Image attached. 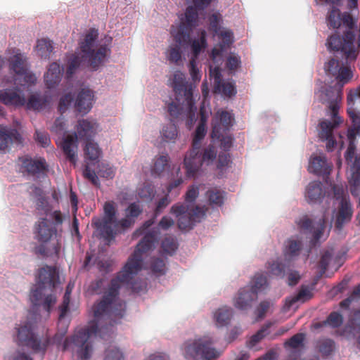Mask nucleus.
I'll use <instances>...</instances> for the list:
<instances>
[{"label": "nucleus", "mask_w": 360, "mask_h": 360, "mask_svg": "<svg viewBox=\"0 0 360 360\" xmlns=\"http://www.w3.org/2000/svg\"><path fill=\"white\" fill-rule=\"evenodd\" d=\"M169 168V156L167 154H162L156 156L154 159L151 173L154 176H160Z\"/></svg>", "instance_id": "obj_37"}, {"label": "nucleus", "mask_w": 360, "mask_h": 360, "mask_svg": "<svg viewBox=\"0 0 360 360\" xmlns=\"http://www.w3.org/2000/svg\"><path fill=\"white\" fill-rule=\"evenodd\" d=\"M217 158L216 148L210 144L202 149L192 148L186 153L184 160V165L188 176H193L200 169L201 166L212 165Z\"/></svg>", "instance_id": "obj_11"}, {"label": "nucleus", "mask_w": 360, "mask_h": 360, "mask_svg": "<svg viewBox=\"0 0 360 360\" xmlns=\"http://www.w3.org/2000/svg\"><path fill=\"white\" fill-rule=\"evenodd\" d=\"M94 97V92L91 90L82 89L76 99L75 108L77 110L82 114H86L92 108Z\"/></svg>", "instance_id": "obj_29"}, {"label": "nucleus", "mask_w": 360, "mask_h": 360, "mask_svg": "<svg viewBox=\"0 0 360 360\" xmlns=\"http://www.w3.org/2000/svg\"><path fill=\"white\" fill-rule=\"evenodd\" d=\"M58 280L56 269L51 266H45L39 270L37 285L32 289L30 300L34 305H42L49 312L51 308L55 304L56 297L49 294L55 288Z\"/></svg>", "instance_id": "obj_7"}, {"label": "nucleus", "mask_w": 360, "mask_h": 360, "mask_svg": "<svg viewBox=\"0 0 360 360\" xmlns=\"http://www.w3.org/2000/svg\"><path fill=\"white\" fill-rule=\"evenodd\" d=\"M84 176L90 180L94 185L98 184L99 180L96 172L94 170H91L89 165L86 166L84 171Z\"/></svg>", "instance_id": "obj_63"}, {"label": "nucleus", "mask_w": 360, "mask_h": 360, "mask_svg": "<svg viewBox=\"0 0 360 360\" xmlns=\"http://www.w3.org/2000/svg\"><path fill=\"white\" fill-rule=\"evenodd\" d=\"M53 51L52 42L46 39H41L37 40L35 46L37 54L41 58H46L49 57Z\"/></svg>", "instance_id": "obj_38"}, {"label": "nucleus", "mask_w": 360, "mask_h": 360, "mask_svg": "<svg viewBox=\"0 0 360 360\" xmlns=\"http://www.w3.org/2000/svg\"><path fill=\"white\" fill-rule=\"evenodd\" d=\"M217 35L220 40L219 44L213 48L211 53V58L217 65L222 63V53L233 42V33L231 30L221 28Z\"/></svg>", "instance_id": "obj_21"}, {"label": "nucleus", "mask_w": 360, "mask_h": 360, "mask_svg": "<svg viewBox=\"0 0 360 360\" xmlns=\"http://www.w3.org/2000/svg\"><path fill=\"white\" fill-rule=\"evenodd\" d=\"M302 243L294 238H289L285 243L283 255L285 261H290L297 257L302 250Z\"/></svg>", "instance_id": "obj_32"}, {"label": "nucleus", "mask_w": 360, "mask_h": 360, "mask_svg": "<svg viewBox=\"0 0 360 360\" xmlns=\"http://www.w3.org/2000/svg\"><path fill=\"white\" fill-rule=\"evenodd\" d=\"M333 190L334 200L340 208L337 214L335 225L337 228L341 229L345 222L351 219L352 211L343 186L335 185Z\"/></svg>", "instance_id": "obj_17"}, {"label": "nucleus", "mask_w": 360, "mask_h": 360, "mask_svg": "<svg viewBox=\"0 0 360 360\" xmlns=\"http://www.w3.org/2000/svg\"><path fill=\"white\" fill-rule=\"evenodd\" d=\"M304 335L302 333H297L293 335L290 339L285 343L286 347L297 349L303 345Z\"/></svg>", "instance_id": "obj_50"}, {"label": "nucleus", "mask_w": 360, "mask_h": 360, "mask_svg": "<svg viewBox=\"0 0 360 360\" xmlns=\"http://www.w3.org/2000/svg\"><path fill=\"white\" fill-rule=\"evenodd\" d=\"M160 133L163 141L172 143L176 142L179 134L177 127L172 121L164 124Z\"/></svg>", "instance_id": "obj_35"}, {"label": "nucleus", "mask_w": 360, "mask_h": 360, "mask_svg": "<svg viewBox=\"0 0 360 360\" xmlns=\"http://www.w3.org/2000/svg\"><path fill=\"white\" fill-rule=\"evenodd\" d=\"M341 67L342 66L340 65V62L338 60L333 58L325 65L324 68L326 72L328 75L335 77L337 74H338Z\"/></svg>", "instance_id": "obj_48"}, {"label": "nucleus", "mask_w": 360, "mask_h": 360, "mask_svg": "<svg viewBox=\"0 0 360 360\" xmlns=\"http://www.w3.org/2000/svg\"><path fill=\"white\" fill-rule=\"evenodd\" d=\"M266 268L272 275L281 277L284 276L285 264H283L278 261L269 262Z\"/></svg>", "instance_id": "obj_43"}, {"label": "nucleus", "mask_w": 360, "mask_h": 360, "mask_svg": "<svg viewBox=\"0 0 360 360\" xmlns=\"http://www.w3.org/2000/svg\"><path fill=\"white\" fill-rule=\"evenodd\" d=\"M206 34L205 30H201L199 38L193 39L191 45L192 57L188 65V68L191 77L195 82H199L201 79L199 69L196 66L195 60L200 53L207 47Z\"/></svg>", "instance_id": "obj_19"}, {"label": "nucleus", "mask_w": 360, "mask_h": 360, "mask_svg": "<svg viewBox=\"0 0 360 360\" xmlns=\"http://www.w3.org/2000/svg\"><path fill=\"white\" fill-rule=\"evenodd\" d=\"M233 117L226 111H218L212 121V139H219L221 131H226L232 124Z\"/></svg>", "instance_id": "obj_22"}, {"label": "nucleus", "mask_w": 360, "mask_h": 360, "mask_svg": "<svg viewBox=\"0 0 360 360\" xmlns=\"http://www.w3.org/2000/svg\"><path fill=\"white\" fill-rule=\"evenodd\" d=\"M207 197L211 205L221 206L224 202V192L217 188L210 189L207 192Z\"/></svg>", "instance_id": "obj_40"}, {"label": "nucleus", "mask_w": 360, "mask_h": 360, "mask_svg": "<svg viewBox=\"0 0 360 360\" xmlns=\"http://www.w3.org/2000/svg\"><path fill=\"white\" fill-rule=\"evenodd\" d=\"M267 285L266 278L262 274H256L252 281L250 286H246L251 291L256 292L257 295L258 292L263 290Z\"/></svg>", "instance_id": "obj_41"}, {"label": "nucleus", "mask_w": 360, "mask_h": 360, "mask_svg": "<svg viewBox=\"0 0 360 360\" xmlns=\"http://www.w3.org/2000/svg\"><path fill=\"white\" fill-rule=\"evenodd\" d=\"M334 349V342L331 340H324L319 347L321 353L328 355Z\"/></svg>", "instance_id": "obj_60"}, {"label": "nucleus", "mask_w": 360, "mask_h": 360, "mask_svg": "<svg viewBox=\"0 0 360 360\" xmlns=\"http://www.w3.org/2000/svg\"><path fill=\"white\" fill-rule=\"evenodd\" d=\"M171 213L177 219L179 228L186 230L192 229L195 223L200 221L205 211L198 206L177 203L171 207Z\"/></svg>", "instance_id": "obj_15"}, {"label": "nucleus", "mask_w": 360, "mask_h": 360, "mask_svg": "<svg viewBox=\"0 0 360 360\" xmlns=\"http://www.w3.org/2000/svg\"><path fill=\"white\" fill-rule=\"evenodd\" d=\"M240 65V58L236 54H231L226 61V66L230 70H235Z\"/></svg>", "instance_id": "obj_59"}, {"label": "nucleus", "mask_w": 360, "mask_h": 360, "mask_svg": "<svg viewBox=\"0 0 360 360\" xmlns=\"http://www.w3.org/2000/svg\"><path fill=\"white\" fill-rule=\"evenodd\" d=\"M44 105L45 101L37 95H32L27 103V108L34 110H41Z\"/></svg>", "instance_id": "obj_45"}, {"label": "nucleus", "mask_w": 360, "mask_h": 360, "mask_svg": "<svg viewBox=\"0 0 360 360\" xmlns=\"http://www.w3.org/2000/svg\"><path fill=\"white\" fill-rule=\"evenodd\" d=\"M200 122L195 130L193 139L192 148L198 149L200 147V141L203 139L206 134L205 124L209 117L210 110H206L205 104L200 108Z\"/></svg>", "instance_id": "obj_31"}, {"label": "nucleus", "mask_w": 360, "mask_h": 360, "mask_svg": "<svg viewBox=\"0 0 360 360\" xmlns=\"http://www.w3.org/2000/svg\"><path fill=\"white\" fill-rule=\"evenodd\" d=\"M21 167L31 174L44 172L46 169V163L44 158L32 159L28 157L20 158Z\"/></svg>", "instance_id": "obj_30"}, {"label": "nucleus", "mask_w": 360, "mask_h": 360, "mask_svg": "<svg viewBox=\"0 0 360 360\" xmlns=\"http://www.w3.org/2000/svg\"><path fill=\"white\" fill-rule=\"evenodd\" d=\"M84 153L89 160L96 161L101 154V150L96 143L91 141L86 142Z\"/></svg>", "instance_id": "obj_39"}, {"label": "nucleus", "mask_w": 360, "mask_h": 360, "mask_svg": "<svg viewBox=\"0 0 360 360\" xmlns=\"http://www.w3.org/2000/svg\"><path fill=\"white\" fill-rule=\"evenodd\" d=\"M347 113L352 121L353 128L349 129L347 133L349 146L345 153V159L349 165L348 181L352 194L358 197L360 205V155L353 158L356 150L354 140L356 134H360V86L356 89L351 90L347 95Z\"/></svg>", "instance_id": "obj_3"}, {"label": "nucleus", "mask_w": 360, "mask_h": 360, "mask_svg": "<svg viewBox=\"0 0 360 360\" xmlns=\"http://www.w3.org/2000/svg\"><path fill=\"white\" fill-rule=\"evenodd\" d=\"M160 232L158 229L146 233L142 240L136 245L133 255L129 258L122 270L115 278L112 279L110 284L105 292L103 299L94 304L92 310L94 319L89 326L77 331L70 340L66 339L63 345V349L67 350L73 345V351L78 359L86 360L90 358L92 345L90 340L98 334L104 338L103 331L105 328H99L100 321H113L121 319L125 312V303L118 296L121 286L131 285V288L136 290L131 283L134 276L141 269L142 255L153 249L158 242Z\"/></svg>", "instance_id": "obj_1"}, {"label": "nucleus", "mask_w": 360, "mask_h": 360, "mask_svg": "<svg viewBox=\"0 0 360 360\" xmlns=\"http://www.w3.org/2000/svg\"><path fill=\"white\" fill-rule=\"evenodd\" d=\"M34 139L42 147H47L51 143L50 139L46 132L36 131Z\"/></svg>", "instance_id": "obj_58"}, {"label": "nucleus", "mask_w": 360, "mask_h": 360, "mask_svg": "<svg viewBox=\"0 0 360 360\" xmlns=\"http://www.w3.org/2000/svg\"><path fill=\"white\" fill-rule=\"evenodd\" d=\"M323 197V190L320 182L310 183L306 189V198L309 202H317Z\"/></svg>", "instance_id": "obj_36"}, {"label": "nucleus", "mask_w": 360, "mask_h": 360, "mask_svg": "<svg viewBox=\"0 0 360 360\" xmlns=\"http://www.w3.org/2000/svg\"><path fill=\"white\" fill-rule=\"evenodd\" d=\"M34 324L30 321H26L21 323L15 328L17 335L15 338V342L19 346H27L30 347L35 352H41L42 354H44L51 345H60L65 334V331L61 334H56L53 339L46 336L38 340L34 336Z\"/></svg>", "instance_id": "obj_9"}, {"label": "nucleus", "mask_w": 360, "mask_h": 360, "mask_svg": "<svg viewBox=\"0 0 360 360\" xmlns=\"http://www.w3.org/2000/svg\"><path fill=\"white\" fill-rule=\"evenodd\" d=\"M104 360H124V355L119 349L111 347L106 349Z\"/></svg>", "instance_id": "obj_49"}, {"label": "nucleus", "mask_w": 360, "mask_h": 360, "mask_svg": "<svg viewBox=\"0 0 360 360\" xmlns=\"http://www.w3.org/2000/svg\"><path fill=\"white\" fill-rule=\"evenodd\" d=\"M271 323H268L265 327L259 330L256 334L251 337V339L248 343L250 347H254L257 342H259L266 334V330L271 326Z\"/></svg>", "instance_id": "obj_54"}, {"label": "nucleus", "mask_w": 360, "mask_h": 360, "mask_svg": "<svg viewBox=\"0 0 360 360\" xmlns=\"http://www.w3.org/2000/svg\"><path fill=\"white\" fill-rule=\"evenodd\" d=\"M257 300L256 292L251 291L246 287L238 290L233 298V305L240 310H246L252 307L254 302Z\"/></svg>", "instance_id": "obj_25"}, {"label": "nucleus", "mask_w": 360, "mask_h": 360, "mask_svg": "<svg viewBox=\"0 0 360 360\" xmlns=\"http://www.w3.org/2000/svg\"><path fill=\"white\" fill-rule=\"evenodd\" d=\"M326 22L330 28L338 29L342 25L348 28L342 38L338 35L330 37L327 42L328 48L340 51L347 60H355L360 48V30L354 28L355 22L352 15L332 6L326 15Z\"/></svg>", "instance_id": "obj_2"}, {"label": "nucleus", "mask_w": 360, "mask_h": 360, "mask_svg": "<svg viewBox=\"0 0 360 360\" xmlns=\"http://www.w3.org/2000/svg\"><path fill=\"white\" fill-rule=\"evenodd\" d=\"M104 216L102 219L94 218L92 225L96 229V232L107 241L112 240L116 234L131 227L135 222V219L142 212L140 205L136 202L131 203L125 210V217L118 221L116 218L115 202H106L103 206Z\"/></svg>", "instance_id": "obj_4"}, {"label": "nucleus", "mask_w": 360, "mask_h": 360, "mask_svg": "<svg viewBox=\"0 0 360 360\" xmlns=\"http://www.w3.org/2000/svg\"><path fill=\"white\" fill-rule=\"evenodd\" d=\"M72 100V96L70 94L65 95L60 98L58 105V110L61 113L64 112L66 110L68 105L70 104Z\"/></svg>", "instance_id": "obj_62"}, {"label": "nucleus", "mask_w": 360, "mask_h": 360, "mask_svg": "<svg viewBox=\"0 0 360 360\" xmlns=\"http://www.w3.org/2000/svg\"><path fill=\"white\" fill-rule=\"evenodd\" d=\"M209 337H203L185 342L182 347L183 355L187 360H210L219 356V352L212 347Z\"/></svg>", "instance_id": "obj_12"}, {"label": "nucleus", "mask_w": 360, "mask_h": 360, "mask_svg": "<svg viewBox=\"0 0 360 360\" xmlns=\"http://www.w3.org/2000/svg\"><path fill=\"white\" fill-rule=\"evenodd\" d=\"M13 55L8 58L9 70L15 73L13 82L17 85H31L37 81L34 74L30 72L27 58L18 49L13 50Z\"/></svg>", "instance_id": "obj_14"}, {"label": "nucleus", "mask_w": 360, "mask_h": 360, "mask_svg": "<svg viewBox=\"0 0 360 360\" xmlns=\"http://www.w3.org/2000/svg\"><path fill=\"white\" fill-rule=\"evenodd\" d=\"M75 129L76 133L65 135L60 143L66 159L74 165L77 161L78 139L91 141L98 131L99 126L93 120L82 119L78 120Z\"/></svg>", "instance_id": "obj_8"}, {"label": "nucleus", "mask_w": 360, "mask_h": 360, "mask_svg": "<svg viewBox=\"0 0 360 360\" xmlns=\"http://www.w3.org/2000/svg\"><path fill=\"white\" fill-rule=\"evenodd\" d=\"M20 135L15 129H0V150H6L13 142H20Z\"/></svg>", "instance_id": "obj_34"}, {"label": "nucleus", "mask_w": 360, "mask_h": 360, "mask_svg": "<svg viewBox=\"0 0 360 360\" xmlns=\"http://www.w3.org/2000/svg\"><path fill=\"white\" fill-rule=\"evenodd\" d=\"M62 70L63 69H61L60 65L57 63H53L50 65L44 76L46 85L49 89L53 88L60 82Z\"/></svg>", "instance_id": "obj_33"}, {"label": "nucleus", "mask_w": 360, "mask_h": 360, "mask_svg": "<svg viewBox=\"0 0 360 360\" xmlns=\"http://www.w3.org/2000/svg\"><path fill=\"white\" fill-rule=\"evenodd\" d=\"M332 169V164L328 162L324 155H316L310 160L309 170L318 175L328 176Z\"/></svg>", "instance_id": "obj_28"}, {"label": "nucleus", "mask_w": 360, "mask_h": 360, "mask_svg": "<svg viewBox=\"0 0 360 360\" xmlns=\"http://www.w3.org/2000/svg\"><path fill=\"white\" fill-rule=\"evenodd\" d=\"M342 323V316L337 313L333 312L328 317L327 320L323 323V325L328 324L333 328H338Z\"/></svg>", "instance_id": "obj_53"}, {"label": "nucleus", "mask_w": 360, "mask_h": 360, "mask_svg": "<svg viewBox=\"0 0 360 360\" xmlns=\"http://www.w3.org/2000/svg\"><path fill=\"white\" fill-rule=\"evenodd\" d=\"M358 298H360V284L354 289L352 294L349 297L340 302V307L347 309L352 302L356 301Z\"/></svg>", "instance_id": "obj_56"}, {"label": "nucleus", "mask_w": 360, "mask_h": 360, "mask_svg": "<svg viewBox=\"0 0 360 360\" xmlns=\"http://www.w3.org/2000/svg\"><path fill=\"white\" fill-rule=\"evenodd\" d=\"M37 210L44 212L45 217H41L35 224L34 237L41 243L37 248V252L43 255H57L60 250L58 240L56 239L51 245L49 242L56 238V229L51 220L54 219L56 224L63 222L61 213L59 211L51 212L47 200L40 197L37 203Z\"/></svg>", "instance_id": "obj_5"}, {"label": "nucleus", "mask_w": 360, "mask_h": 360, "mask_svg": "<svg viewBox=\"0 0 360 360\" xmlns=\"http://www.w3.org/2000/svg\"><path fill=\"white\" fill-rule=\"evenodd\" d=\"M352 77V72L351 70L347 67H341L338 74L335 76V79L337 80V86H330L328 89L321 91L320 92V99L323 103L327 104L328 108L332 103V98L335 93H338L340 100L338 101V104L342 100V86L347 84Z\"/></svg>", "instance_id": "obj_18"}, {"label": "nucleus", "mask_w": 360, "mask_h": 360, "mask_svg": "<svg viewBox=\"0 0 360 360\" xmlns=\"http://www.w3.org/2000/svg\"><path fill=\"white\" fill-rule=\"evenodd\" d=\"M169 81L175 95H177L178 100H181L180 96H184L183 102L185 103L186 108H192L193 86L186 82L185 74L181 71H175Z\"/></svg>", "instance_id": "obj_16"}, {"label": "nucleus", "mask_w": 360, "mask_h": 360, "mask_svg": "<svg viewBox=\"0 0 360 360\" xmlns=\"http://www.w3.org/2000/svg\"><path fill=\"white\" fill-rule=\"evenodd\" d=\"M180 101L178 100L177 95H176V101H172L168 105L167 110L171 117L177 118L180 116L193 117L196 111V107L195 106L194 101L193 100L192 108L187 109L184 103L183 97H179Z\"/></svg>", "instance_id": "obj_26"}, {"label": "nucleus", "mask_w": 360, "mask_h": 360, "mask_svg": "<svg viewBox=\"0 0 360 360\" xmlns=\"http://www.w3.org/2000/svg\"><path fill=\"white\" fill-rule=\"evenodd\" d=\"M234 311L229 306H222L212 312V321L217 328L228 326L233 317Z\"/></svg>", "instance_id": "obj_27"}, {"label": "nucleus", "mask_w": 360, "mask_h": 360, "mask_svg": "<svg viewBox=\"0 0 360 360\" xmlns=\"http://www.w3.org/2000/svg\"><path fill=\"white\" fill-rule=\"evenodd\" d=\"M162 249L165 253L172 255L177 249V243L172 237H166L162 242Z\"/></svg>", "instance_id": "obj_44"}, {"label": "nucleus", "mask_w": 360, "mask_h": 360, "mask_svg": "<svg viewBox=\"0 0 360 360\" xmlns=\"http://www.w3.org/2000/svg\"><path fill=\"white\" fill-rule=\"evenodd\" d=\"M81 63V58L77 55H72L69 59L68 67L66 71L68 77H71L75 72L77 69L79 67Z\"/></svg>", "instance_id": "obj_46"}, {"label": "nucleus", "mask_w": 360, "mask_h": 360, "mask_svg": "<svg viewBox=\"0 0 360 360\" xmlns=\"http://www.w3.org/2000/svg\"><path fill=\"white\" fill-rule=\"evenodd\" d=\"M331 99L332 103L327 112V115L330 117V120H325L320 122L321 130L319 131V137L327 141L326 148L328 151L332 150L335 145L333 136V129L342 122L341 117L338 116V101L340 98L338 93H335Z\"/></svg>", "instance_id": "obj_13"}, {"label": "nucleus", "mask_w": 360, "mask_h": 360, "mask_svg": "<svg viewBox=\"0 0 360 360\" xmlns=\"http://www.w3.org/2000/svg\"><path fill=\"white\" fill-rule=\"evenodd\" d=\"M98 35L97 30H90L85 35L84 41L80 44L82 58L88 60L94 70H96L105 61L109 51L105 46L96 49Z\"/></svg>", "instance_id": "obj_10"}, {"label": "nucleus", "mask_w": 360, "mask_h": 360, "mask_svg": "<svg viewBox=\"0 0 360 360\" xmlns=\"http://www.w3.org/2000/svg\"><path fill=\"white\" fill-rule=\"evenodd\" d=\"M154 194V187L150 184H144L138 191V195L141 198L151 199Z\"/></svg>", "instance_id": "obj_51"}, {"label": "nucleus", "mask_w": 360, "mask_h": 360, "mask_svg": "<svg viewBox=\"0 0 360 360\" xmlns=\"http://www.w3.org/2000/svg\"><path fill=\"white\" fill-rule=\"evenodd\" d=\"M198 194H199V189L197 186H191V187H189V188L188 189V191L186 193V197H185L186 203L184 205H189L194 206L192 203L195 200V199L198 196Z\"/></svg>", "instance_id": "obj_55"}, {"label": "nucleus", "mask_w": 360, "mask_h": 360, "mask_svg": "<svg viewBox=\"0 0 360 360\" xmlns=\"http://www.w3.org/2000/svg\"><path fill=\"white\" fill-rule=\"evenodd\" d=\"M221 19V15L219 12H215L210 16V30L213 31L214 34H218V31L221 29V27H219V23Z\"/></svg>", "instance_id": "obj_52"}, {"label": "nucleus", "mask_w": 360, "mask_h": 360, "mask_svg": "<svg viewBox=\"0 0 360 360\" xmlns=\"http://www.w3.org/2000/svg\"><path fill=\"white\" fill-rule=\"evenodd\" d=\"M310 297V291L307 288H302L298 294L293 297L290 301V306L298 301L304 302Z\"/></svg>", "instance_id": "obj_57"}, {"label": "nucleus", "mask_w": 360, "mask_h": 360, "mask_svg": "<svg viewBox=\"0 0 360 360\" xmlns=\"http://www.w3.org/2000/svg\"><path fill=\"white\" fill-rule=\"evenodd\" d=\"M74 285L70 283L68 285L65 290V293L63 297V304L60 307V316L59 319L61 320L65 315L68 310L69 303H70V296L72 291Z\"/></svg>", "instance_id": "obj_42"}, {"label": "nucleus", "mask_w": 360, "mask_h": 360, "mask_svg": "<svg viewBox=\"0 0 360 360\" xmlns=\"http://www.w3.org/2000/svg\"><path fill=\"white\" fill-rule=\"evenodd\" d=\"M210 75L214 82V92L224 97H231L236 94V86L232 80H223L219 67H210Z\"/></svg>", "instance_id": "obj_20"}, {"label": "nucleus", "mask_w": 360, "mask_h": 360, "mask_svg": "<svg viewBox=\"0 0 360 360\" xmlns=\"http://www.w3.org/2000/svg\"><path fill=\"white\" fill-rule=\"evenodd\" d=\"M0 101L6 105L14 107H20L26 103L24 94L18 89L1 90Z\"/></svg>", "instance_id": "obj_24"}, {"label": "nucleus", "mask_w": 360, "mask_h": 360, "mask_svg": "<svg viewBox=\"0 0 360 360\" xmlns=\"http://www.w3.org/2000/svg\"><path fill=\"white\" fill-rule=\"evenodd\" d=\"M65 129V123L63 117H60L57 118L54 122V124L51 127V131L56 134H61Z\"/></svg>", "instance_id": "obj_61"}, {"label": "nucleus", "mask_w": 360, "mask_h": 360, "mask_svg": "<svg viewBox=\"0 0 360 360\" xmlns=\"http://www.w3.org/2000/svg\"><path fill=\"white\" fill-rule=\"evenodd\" d=\"M224 132L225 131H221L220 138L217 139L221 141V147L226 150L231 147L233 139L230 136H224Z\"/></svg>", "instance_id": "obj_64"}, {"label": "nucleus", "mask_w": 360, "mask_h": 360, "mask_svg": "<svg viewBox=\"0 0 360 360\" xmlns=\"http://www.w3.org/2000/svg\"><path fill=\"white\" fill-rule=\"evenodd\" d=\"M325 223L324 219H320L316 226H315L312 224V221L306 215L301 217L297 221V224L301 231L313 234L315 242H317L321 238L322 231L325 228Z\"/></svg>", "instance_id": "obj_23"}, {"label": "nucleus", "mask_w": 360, "mask_h": 360, "mask_svg": "<svg viewBox=\"0 0 360 360\" xmlns=\"http://www.w3.org/2000/svg\"><path fill=\"white\" fill-rule=\"evenodd\" d=\"M150 269L154 274L158 275H162L166 271L165 262L158 258L152 259Z\"/></svg>", "instance_id": "obj_47"}, {"label": "nucleus", "mask_w": 360, "mask_h": 360, "mask_svg": "<svg viewBox=\"0 0 360 360\" xmlns=\"http://www.w3.org/2000/svg\"><path fill=\"white\" fill-rule=\"evenodd\" d=\"M211 1L193 0L194 6H191L186 8L184 14L185 22L183 18H181V22L179 24L172 26L171 34L176 44H171L166 52V58L170 63L178 66L183 65L181 46L187 42L192 27L197 25V10H203L210 4Z\"/></svg>", "instance_id": "obj_6"}]
</instances>
